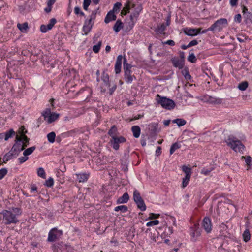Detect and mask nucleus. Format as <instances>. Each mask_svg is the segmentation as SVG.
Returning a JSON list of instances; mask_svg holds the SVG:
<instances>
[{
    "instance_id": "1",
    "label": "nucleus",
    "mask_w": 252,
    "mask_h": 252,
    "mask_svg": "<svg viewBox=\"0 0 252 252\" xmlns=\"http://www.w3.org/2000/svg\"><path fill=\"white\" fill-rule=\"evenodd\" d=\"M227 144L235 152H242L245 148L241 141L233 136H229L226 140Z\"/></svg>"
},
{
    "instance_id": "2",
    "label": "nucleus",
    "mask_w": 252,
    "mask_h": 252,
    "mask_svg": "<svg viewBox=\"0 0 252 252\" xmlns=\"http://www.w3.org/2000/svg\"><path fill=\"white\" fill-rule=\"evenodd\" d=\"M156 100L158 104H160L165 109H173L176 105L175 102L172 99L161 96L158 94L156 96Z\"/></svg>"
},
{
    "instance_id": "3",
    "label": "nucleus",
    "mask_w": 252,
    "mask_h": 252,
    "mask_svg": "<svg viewBox=\"0 0 252 252\" xmlns=\"http://www.w3.org/2000/svg\"><path fill=\"white\" fill-rule=\"evenodd\" d=\"M228 25L227 20L225 18H221L217 20L210 27L211 31L213 32H220L222 29Z\"/></svg>"
},
{
    "instance_id": "4",
    "label": "nucleus",
    "mask_w": 252,
    "mask_h": 252,
    "mask_svg": "<svg viewBox=\"0 0 252 252\" xmlns=\"http://www.w3.org/2000/svg\"><path fill=\"white\" fill-rule=\"evenodd\" d=\"M2 214L3 215V220H6L5 222L6 224H15L19 221L16 217V215L11 211L4 210L2 212Z\"/></svg>"
},
{
    "instance_id": "5",
    "label": "nucleus",
    "mask_w": 252,
    "mask_h": 252,
    "mask_svg": "<svg viewBox=\"0 0 252 252\" xmlns=\"http://www.w3.org/2000/svg\"><path fill=\"white\" fill-rule=\"evenodd\" d=\"M96 11H93L90 15V18L89 20H86L84 23V25L83 27V30L85 32V34H87L90 31L93 23L92 21L95 18Z\"/></svg>"
},
{
    "instance_id": "6",
    "label": "nucleus",
    "mask_w": 252,
    "mask_h": 252,
    "mask_svg": "<svg viewBox=\"0 0 252 252\" xmlns=\"http://www.w3.org/2000/svg\"><path fill=\"white\" fill-rule=\"evenodd\" d=\"M63 234L62 231L58 230L56 228H52L49 232L48 241L54 242L56 241Z\"/></svg>"
},
{
    "instance_id": "7",
    "label": "nucleus",
    "mask_w": 252,
    "mask_h": 252,
    "mask_svg": "<svg viewBox=\"0 0 252 252\" xmlns=\"http://www.w3.org/2000/svg\"><path fill=\"white\" fill-rule=\"evenodd\" d=\"M42 115L44 117V119L46 120L48 123H51L54 122L57 120L59 117V114L54 112L52 113L51 111H44Z\"/></svg>"
},
{
    "instance_id": "8",
    "label": "nucleus",
    "mask_w": 252,
    "mask_h": 252,
    "mask_svg": "<svg viewBox=\"0 0 252 252\" xmlns=\"http://www.w3.org/2000/svg\"><path fill=\"white\" fill-rule=\"evenodd\" d=\"M126 139L123 136L117 137L114 138L110 140V142L113 148L115 150H118L119 148V143H124L126 142Z\"/></svg>"
},
{
    "instance_id": "9",
    "label": "nucleus",
    "mask_w": 252,
    "mask_h": 252,
    "mask_svg": "<svg viewBox=\"0 0 252 252\" xmlns=\"http://www.w3.org/2000/svg\"><path fill=\"white\" fill-rule=\"evenodd\" d=\"M222 207L227 208L228 210H233L235 208L231 200L227 199L224 202H219L218 204V209H221Z\"/></svg>"
},
{
    "instance_id": "10",
    "label": "nucleus",
    "mask_w": 252,
    "mask_h": 252,
    "mask_svg": "<svg viewBox=\"0 0 252 252\" xmlns=\"http://www.w3.org/2000/svg\"><path fill=\"white\" fill-rule=\"evenodd\" d=\"M91 94V90L89 88L81 89L78 93V94L80 95L82 100H87Z\"/></svg>"
},
{
    "instance_id": "11",
    "label": "nucleus",
    "mask_w": 252,
    "mask_h": 252,
    "mask_svg": "<svg viewBox=\"0 0 252 252\" xmlns=\"http://www.w3.org/2000/svg\"><path fill=\"white\" fill-rule=\"evenodd\" d=\"M56 22L57 20L55 18H52L50 20V23L47 25H42L40 26V30L41 32L45 33L47 31L52 29Z\"/></svg>"
},
{
    "instance_id": "12",
    "label": "nucleus",
    "mask_w": 252,
    "mask_h": 252,
    "mask_svg": "<svg viewBox=\"0 0 252 252\" xmlns=\"http://www.w3.org/2000/svg\"><path fill=\"white\" fill-rule=\"evenodd\" d=\"M26 147H27L26 144L22 145V144L15 143L11 150L15 154V155L17 156L19 152L23 151Z\"/></svg>"
},
{
    "instance_id": "13",
    "label": "nucleus",
    "mask_w": 252,
    "mask_h": 252,
    "mask_svg": "<svg viewBox=\"0 0 252 252\" xmlns=\"http://www.w3.org/2000/svg\"><path fill=\"white\" fill-rule=\"evenodd\" d=\"M202 226L207 233L210 232L211 228V222L210 219L208 217H205L202 221Z\"/></svg>"
},
{
    "instance_id": "14",
    "label": "nucleus",
    "mask_w": 252,
    "mask_h": 252,
    "mask_svg": "<svg viewBox=\"0 0 252 252\" xmlns=\"http://www.w3.org/2000/svg\"><path fill=\"white\" fill-rule=\"evenodd\" d=\"M171 62L173 65L177 68L181 69H182L184 65V60L179 59L177 58H173L171 59Z\"/></svg>"
},
{
    "instance_id": "15",
    "label": "nucleus",
    "mask_w": 252,
    "mask_h": 252,
    "mask_svg": "<svg viewBox=\"0 0 252 252\" xmlns=\"http://www.w3.org/2000/svg\"><path fill=\"white\" fill-rule=\"evenodd\" d=\"M122 59L123 56L121 55H119L117 58L115 66V71L116 74L120 73L121 71Z\"/></svg>"
},
{
    "instance_id": "16",
    "label": "nucleus",
    "mask_w": 252,
    "mask_h": 252,
    "mask_svg": "<svg viewBox=\"0 0 252 252\" xmlns=\"http://www.w3.org/2000/svg\"><path fill=\"white\" fill-rule=\"evenodd\" d=\"M141 10L142 7L141 5H139L135 8L134 11L132 12L130 15V18L132 22V26L134 25V20L138 17L139 13L141 11Z\"/></svg>"
},
{
    "instance_id": "17",
    "label": "nucleus",
    "mask_w": 252,
    "mask_h": 252,
    "mask_svg": "<svg viewBox=\"0 0 252 252\" xmlns=\"http://www.w3.org/2000/svg\"><path fill=\"white\" fill-rule=\"evenodd\" d=\"M135 5L132 3L130 1H127L124 5V7L122 11V14L126 15L129 12V10L131 8H134Z\"/></svg>"
},
{
    "instance_id": "18",
    "label": "nucleus",
    "mask_w": 252,
    "mask_h": 252,
    "mask_svg": "<svg viewBox=\"0 0 252 252\" xmlns=\"http://www.w3.org/2000/svg\"><path fill=\"white\" fill-rule=\"evenodd\" d=\"M201 29H186L184 31L185 33L189 36H195L200 32Z\"/></svg>"
},
{
    "instance_id": "19",
    "label": "nucleus",
    "mask_w": 252,
    "mask_h": 252,
    "mask_svg": "<svg viewBox=\"0 0 252 252\" xmlns=\"http://www.w3.org/2000/svg\"><path fill=\"white\" fill-rule=\"evenodd\" d=\"M125 159L121 160V166L122 170L124 172H127L128 171V155L126 153L124 155Z\"/></svg>"
},
{
    "instance_id": "20",
    "label": "nucleus",
    "mask_w": 252,
    "mask_h": 252,
    "mask_svg": "<svg viewBox=\"0 0 252 252\" xmlns=\"http://www.w3.org/2000/svg\"><path fill=\"white\" fill-rule=\"evenodd\" d=\"M166 29V25L162 23L158 25L157 28H155V31L158 34H164V31Z\"/></svg>"
},
{
    "instance_id": "21",
    "label": "nucleus",
    "mask_w": 252,
    "mask_h": 252,
    "mask_svg": "<svg viewBox=\"0 0 252 252\" xmlns=\"http://www.w3.org/2000/svg\"><path fill=\"white\" fill-rule=\"evenodd\" d=\"M101 79L103 81L104 85L107 87L108 88H110L111 86V83L109 82V75L107 73L103 72L102 76Z\"/></svg>"
},
{
    "instance_id": "22",
    "label": "nucleus",
    "mask_w": 252,
    "mask_h": 252,
    "mask_svg": "<svg viewBox=\"0 0 252 252\" xmlns=\"http://www.w3.org/2000/svg\"><path fill=\"white\" fill-rule=\"evenodd\" d=\"M116 19V16L114 14V11H110L107 14L105 18V22L108 23L111 21L115 20Z\"/></svg>"
},
{
    "instance_id": "23",
    "label": "nucleus",
    "mask_w": 252,
    "mask_h": 252,
    "mask_svg": "<svg viewBox=\"0 0 252 252\" xmlns=\"http://www.w3.org/2000/svg\"><path fill=\"white\" fill-rule=\"evenodd\" d=\"M245 22L247 24L252 23V9L251 11H249L243 14Z\"/></svg>"
},
{
    "instance_id": "24",
    "label": "nucleus",
    "mask_w": 252,
    "mask_h": 252,
    "mask_svg": "<svg viewBox=\"0 0 252 252\" xmlns=\"http://www.w3.org/2000/svg\"><path fill=\"white\" fill-rule=\"evenodd\" d=\"M118 134V132L116 126L115 125L113 126L108 131V134L111 137V139L117 136Z\"/></svg>"
},
{
    "instance_id": "25",
    "label": "nucleus",
    "mask_w": 252,
    "mask_h": 252,
    "mask_svg": "<svg viewBox=\"0 0 252 252\" xmlns=\"http://www.w3.org/2000/svg\"><path fill=\"white\" fill-rule=\"evenodd\" d=\"M129 200V195L127 192L125 193L122 196L117 200V203H126Z\"/></svg>"
},
{
    "instance_id": "26",
    "label": "nucleus",
    "mask_w": 252,
    "mask_h": 252,
    "mask_svg": "<svg viewBox=\"0 0 252 252\" xmlns=\"http://www.w3.org/2000/svg\"><path fill=\"white\" fill-rule=\"evenodd\" d=\"M131 130L134 137L138 138L140 134V128L138 126H134L131 127Z\"/></svg>"
},
{
    "instance_id": "27",
    "label": "nucleus",
    "mask_w": 252,
    "mask_h": 252,
    "mask_svg": "<svg viewBox=\"0 0 252 252\" xmlns=\"http://www.w3.org/2000/svg\"><path fill=\"white\" fill-rule=\"evenodd\" d=\"M17 27L19 30L23 33L26 32L29 28L28 24L27 22H25L23 24L18 23L17 24Z\"/></svg>"
},
{
    "instance_id": "28",
    "label": "nucleus",
    "mask_w": 252,
    "mask_h": 252,
    "mask_svg": "<svg viewBox=\"0 0 252 252\" xmlns=\"http://www.w3.org/2000/svg\"><path fill=\"white\" fill-rule=\"evenodd\" d=\"M77 179L79 182H85L88 178V175L86 174H77Z\"/></svg>"
},
{
    "instance_id": "29",
    "label": "nucleus",
    "mask_w": 252,
    "mask_h": 252,
    "mask_svg": "<svg viewBox=\"0 0 252 252\" xmlns=\"http://www.w3.org/2000/svg\"><path fill=\"white\" fill-rule=\"evenodd\" d=\"M123 28V23L120 20H118L115 24L113 29L116 32H118Z\"/></svg>"
},
{
    "instance_id": "30",
    "label": "nucleus",
    "mask_w": 252,
    "mask_h": 252,
    "mask_svg": "<svg viewBox=\"0 0 252 252\" xmlns=\"http://www.w3.org/2000/svg\"><path fill=\"white\" fill-rule=\"evenodd\" d=\"M14 155H15V154L13 152H12L11 150H10L9 152H8L4 155L3 158V162L6 163L9 160L11 159L12 156H13Z\"/></svg>"
},
{
    "instance_id": "31",
    "label": "nucleus",
    "mask_w": 252,
    "mask_h": 252,
    "mask_svg": "<svg viewBox=\"0 0 252 252\" xmlns=\"http://www.w3.org/2000/svg\"><path fill=\"white\" fill-rule=\"evenodd\" d=\"M241 159H245L246 164V165L248 166L247 170H249L250 167H251V163H252V158H251V157L250 156H246V157H245V156H242L241 157Z\"/></svg>"
},
{
    "instance_id": "32",
    "label": "nucleus",
    "mask_w": 252,
    "mask_h": 252,
    "mask_svg": "<svg viewBox=\"0 0 252 252\" xmlns=\"http://www.w3.org/2000/svg\"><path fill=\"white\" fill-rule=\"evenodd\" d=\"M137 204V207L141 210V211H145L146 209V206L145 205V204L144 202V200L141 199L140 201H137L135 203Z\"/></svg>"
},
{
    "instance_id": "33",
    "label": "nucleus",
    "mask_w": 252,
    "mask_h": 252,
    "mask_svg": "<svg viewBox=\"0 0 252 252\" xmlns=\"http://www.w3.org/2000/svg\"><path fill=\"white\" fill-rule=\"evenodd\" d=\"M182 169L183 171L186 174V176H191V169L189 167L184 165Z\"/></svg>"
},
{
    "instance_id": "34",
    "label": "nucleus",
    "mask_w": 252,
    "mask_h": 252,
    "mask_svg": "<svg viewBox=\"0 0 252 252\" xmlns=\"http://www.w3.org/2000/svg\"><path fill=\"white\" fill-rule=\"evenodd\" d=\"M173 123L177 124L178 126L180 127L184 126L186 124V121L182 119H176L173 120Z\"/></svg>"
},
{
    "instance_id": "35",
    "label": "nucleus",
    "mask_w": 252,
    "mask_h": 252,
    "mask_svg": "<svg viewBox=\"0 0 252 252\" xmlns=\"http://www.w3.org/2000/svg\"><path fill=\"white\" fill-rule=\"evenodd\" d=\"M181 147V145L178 143L175 142L173 144L170 148V154H172L176 150L179 149Z\"/></svg>"
},
{
    "instance_id": "36",
    "label": "nucleus",
    "mask_w": 252,
    "mask_h": 252,
    "mask_svg": "<svg viewBox=\"0 0 252 252\" xmlns=\"http://www.w3.org/2000/svg\"><path fill=\"white\" fill-rule=\"evenodd\" d=\"M5 140H7L9 138L11 137L12 135L15 134V132L12 129H10L9 131L3 133Z\"/></svg>"
},
{
    "instance_id": "37",
    "label": "nucleus",
    "mask_w": 252,
    "mask_h": 252,
    "mask_svg": "<svg viewBox=\"0 0 252 252\" xmlns=\"http://www.w3.org/2000/svg\"><path fill=\"white\" fill-rule=\"evenodd\" d=\"M35 148L36 147L35 146H32L27 148L23 152L24 156H27L31 155L35 150Z\"/></svg>"
},
{
    "instance_id": "38",
    "label": "nucleus",
    "mask_w": 252,
    "mask_h": 252,
    "mask_svg": "<svg viewBox=\"0 0 252 252\" xmlns=\"http://www.w3.org/2000/svg\"><path fill=\"white\" fill-rule=\"evenodd\" d=\"M133 199L135 203L142 199L140 193L136 190L133 192Z\"/></svg>"
},
{
    "instance_id": "39",
    "label": "nucleus",
    "mask_w": 252,
    "mask_h": 252,
    "mask_svg": "<svg viewBox=\"0 0 252 252\" xmlns=\"http://www.w3.org/2000/svg\"><path fill=\"white\" fill-rule=\"evenodd\" d=\"M128 208L127 207L126 205H121L117 206L115 208L114 210L116 212L121 211V212L124 213L127 211Z\"/></svg>"
},
{
    "instance_id": "40",
    "label": "nucleus",
    "mask_w": 252,
    "mask_h": 252,
    "mask_svg": "<svg viewBox=\"0 0 252 252\" xmlns=\"http://www.w3.org/2000/svg\"><path fill=\"white\" fill-rule=\"evenodd\" d=\"M243 237L244 239V241L246 242H248L251 237V234L249 231V230L246 229L243 234Z\"/></svg>"
},
{
    "instance_id": "41",
    "label": "nucleus",
    "mask_w": 252,
    "mask_h": 252,
    "mask_svg": "<svg viewBox=\"0 0 252 252\" xmlns=\"http://www.w3.org/2000/svg\"><path fill=\"white\" fill-rule=\"evenodd\" d=\"M248 86V82L244 81V82L240 83L239 84L238 88H239V90H240L241 91H245L246 90Z\"/></svg>"
},
{
    "instance_id": "42",
    "label": "nucleus",
    "mask_w": 252,
    "mask_h": 252,
    "mask_svg": "<svg viewBox=\"0 0 252 252\" xmlns=\"http://www.w3.org/2000/svg\"><path fill=\"white\" fill-rule=\"evenodd\" d=\"M56 134L54 132H51L47 134V138L50 143H53L55 141Z\"/></svg>"
},
{
    "instance_id": "43",
    "label": "nucleus",
    "mask_w": 252,
    "mask_h": 252,
    "mask_svg": "<svg viewBox=\"0 0 252 252\" xmlns=\"http://www.w3.org/2000/svg\"><path fill=\"white\" fill-rule=\"evenodd\" d=\"M38 176L43 178H46V174L44 169L42 167H40L37 170Z\"/></svg>"
},
{
    "instance_id": "44",
    "label": "nucleus",
    "mask_w": 252,
    "mask_h": 252,
    "mask_svg": "<svg viewBox=\"0 0 252 252\" xmlns=\"http://www.w3.org/2000/svg\"><path fill=\"white\" fill-rule=\"evenodd\" d=\"M122 6V4L120 2H116L113 7L112 11H114V13L116 12L118 13L120 11V9L121 7Z\"/></svg>"
},
{
    "instance_id": "45",
    "label": "nucleus",
    "mask_w": 252,
    "mask_h": 252,
    "mask_svg": "<svg viewBox=\"0 0 252 252\" xmlns=\"http://www.w3.org/2000/svg\"><path fill=\"white\" fill-rule=\"evenodd\" d=\"M55 100L54 99H51L49 100V102L51 106L49 108H47L46 110H51L52 109H56L57 107L56 106Z\"/></svg>"
},
{
    "instance_id": "46",
    "label": "nucleus",
    "mask_w": 252,
    "mask_h": 252,
    "mask_svg": "<svg viewBox=\"0 0 252 252\" xmlns=\"http://www.w3.org/2000/svg\"><path fill=\"white\" fill-rule=\"evenodd\" d=\"M102 45V42L101 41H99L97 44L95 45H94L93 47V51L95 53H98L99 50H100V47Z\"/></svg>"
},
{
    "instance_id": "47",
    "label": "nucleus",
    "mask_w": 252,
    "mask_h": 252,
    "mask_svg": "<svg viewBox=\"0 0 252 252\" xmlns=\"http://www.w3.org/2000/svg\"><path fill=\"white\" fill-rule=\"evenodd\" d=\"M190 176H185V177L183 179V182H182V187L185 188L186 187L190 180Z\"/></svg>"
},
{
    "instance_id": "48",
    "label": "nucleus",
    "mask_w": 252,
    "mask_h": 252,
    "mask_svg": "<svg viewBox=\"0 0 252 252\" xmlns=\"http://www.w3.org/2000/svg\"><path fill=\"white\" fill-rule=\"evenodd\" d=\"M188 60L192 63H194L196 61V57L193 53L189 54Z\"/></svg>"
},
{
    "instance_id": "49",
    "label": "nucleus",
    "mask_w": 252,
    "mask_h": 252,
    "mask_svg": "<svg viewBox=\"0 0 252 252\" xmlns=\"http://www.w3.org/2000/svg\"><path fill=\"white\" fill-rule=\"evenodd\" d=\"M213 170V168L211 167L209 169L203 168L201 171V173L205 175H209L211 172Z\"/></svg>"
},
{
    "instance_id": "50",
    "label": "nucleus",
    "mask_w": 252,
    "mask_h": 252,
    "mask_svg": "<svg viewBox=\"0 0 252 252\" xmlns=\"http://www.w3.org/2000/svg\"><path fill=\"white\" fill-rule=\"evenodd\" d=\"M54 184V180L52 177H50L46 181L44 185L48 187H52Z\"/></svg>"
},
{
    "instance_id": "51",
    "label": "nucleus",
    "mask_w": 252,
    "mask_h": 252,
    "mask_svg": "<svg viewBox=\"0 0 252 252\" xmlns=\"http://www.w3.org/2000/svg\"><path fill=\"white\" fill-rule=\"evenodd\" d=\"M124 70H130V69L132 67V65L127 63H126V60L124 58Z\"/></svg>"
},
{
    "instance_id": "52",
    "label": "nucleus",
    "mask_w": 252,
    "mask_h": 252,
    "mask_svg": "<svg viewBox=\"0 0 252 252\" xmlns=\"http://www.w3.org/2000/svg\"><path fill=\"white\" fill-rule=\"evenodd\" d=\"M91 2V0H84L83 6V8L85 10H88V8L89 6L90 5Z\"/></svg>"
},
{
    "instance_id": "53",
    "label": "nucleus",
    "mask_w": 252,
    "mask_h": 252,
    "mask_svg": "<svg viewBox=\"0 0 252 252\" xmlns=\"http://www.w3.org/2000/svg\"><path fill=\"white\" fill-rule=\"evenodd\" d=\"M7 170L6 168H2L0 170V180L2 179L7 174Z\"/></svg>"
},
{
    "instance_id": "54",
    "label": "nucleus",
    "mask_w": 252,
    "mask_h": 252,
    "mask_svg": "<svg viewBox=\"0 0 252 252\" xmlns=\"http://www.w3.org/2000/svg\"><path fill=\"white\" fill-rule=\"evenodd\" d=\"M159 223V220H156L149 222H148L146 224L147 226H151L153 225H158Z\"/></svg>"
},
{
    "instance_id": "55",
    "label": "nucleus",
    "mask_w": 252,
    "mask_h": 252,
    "mask_svg": "<svg viewBox=\"0 0 252 252\" xmlns=\"http://www.w3.org/2000/svg\"><path fill=\"white\" fill-rule=\"evenodd\" d=\"M143 116H144V114H143L137 115L136 116H134L132 118H130L129 119V121H134V120H136L142 118Z\"/></svg>"
},
{
    "instance_id": "56",
    "label": "nucleus",
    "mask_w": 252,
    "mask_h": 252,
    "mask_svg": "<svg viewBox=\"0 0 252 252\" xmlns=\"http://www.w3.org/2000/svg\"><path fill=\"white\" fill-rule=\"evenodd\" d=\"M143 116H144V114H143L137 115L136 116H134L132 118H130L129 119V121H134V120H136L142 118Z\"/></svg>"
},
{
    "instance_id": "57",
    "label": "nucleus",
    "mask_w": 252,
    "mask_h": 252,
    "mask_svg": "<svg viewBox=\"0 0 252 252\" xmlns=\"http://www.w3.org/2000/svg\"><path fill=\"white\" fill-rule=\"evenodd\" d=\"M159 216L160 215L159 214H154L152 213L149 214V219L150 220H152L154 219L158 218Z\"/></svg>"
},
{
    "instance_id": "58",
    "label": "nucleus",
    "mask_w": 252,
    "mask_h": 252,
    "mask_svg": "<svg viewBox=\"0 0 252 252\" xmlns=\"http://www.w3.org/2000/svg\"><path fill=\"white\" fill-rule=\"evenodd\" d=\"M133 78H135V77L134 76L130 75L125 78V79L126 83H131L132 82Z\"/></svg>"
},
{
    "instance_id": "59",
    "label": "nucleus",
    "mask_w": 252,
    "mask_h": 252,
    "mask_svg": "<svg viewBox=\"0 0 252 252\" xmlns=\"http://www.w3.org/2000/svg\"><path fill=\"white\" fill-rule=\"evenodd\" d=\"M28 159V157L27 156L21 157L18 158V160L19 161L20 163H23L26 161H27Z\"/></svg>"
},
{
    "instance_id": "60",
    "label": "nucleus",
    "mask_w": 252,
    "mask_h": 252,
    "mask_svg": "<svg viewBox=\"0 0 252 252\" xmlns=\"http://www.w3.org/2000/svg\"><path fill=\"white\" fill-rule=\"evenodd\" d=\"M22 138L23 140L24 141V143L22 144V145H25L26 144L27 146L29 144V139L27 137V136L25 135H22Z\"/></svg>"
},
{
    "instance_id": "61",
    "label": "nucleus",
    "mask_w": 252,
    "mask_h": 252,
    "mask_svg": "<svg viewBox=\"0 0 252 252\" xmlns=\"http://www.w3.org/2000/svg\"><path fill=\"white\" fill-rule=\"evenodd\" d=\"M242 17L241 14H238L235 15L234 18V20L235 22H237L238 23H240L241 22Z\"/></svg>"
},
{
    "instance_id": "62",
    "label": "nucleus",
    "mask_w": 252,
    "mask_h": 252,
    "mask_svg": "<svg viewBox=\"0 0 252 252\" xmlns=\"http://www.w3.org/2000/svg\"><path fill=\"white\" fill-rule=\"evenodd\" d=\"M12 211L14 213V214L16 215V216L21 214L20 209L18 208H12Z\"/></svg>"
},
{
    "instance_id": "63",
    "label": "nucleus",
    "mask_w": 252,
    "mask_h": 252,
    "mask_svg": "<svg viewBox=\"0 0 252 252\" xmlns=\"http://www.w3.org/2000/svg\"><path fill=\"white\" fill-rule=\"evenodd\" d=\"M22 140H23L22 136L20 137V136H19L18 135H16V140H15V143L22 144Z\"/></svg>"
},
{
    "instance_id": "64",
    "label": "nucleus",
    "mask_w": 252,
    "mask_h": 252,
    "mask_svg": "<svg viewBox=\"0 0 252 252\" xmlns=\"http://www.w3.org/2000/svg\"><path fill=\"white\" fill-rule=\"evenodd\" d=\"M163 44H166L170 46H174L175 45V42L172 40H169L165 42H162Z\"/></svg>"
}]
</instances>
